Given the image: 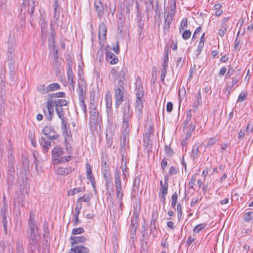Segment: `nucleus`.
<instances>
[{
	"instance_id": "338daca9",
	"label": "nucleus",
	"mask_w": 253,
	"mask_h": 253,
	"mask_svg": "<svg viewBox=\"0 0 253 253\" xmlns=\"http://www.w3.org/2000/svg\"><path fill=\"white\" fill-rule=\"evenodd\" d=\"M168 67L163 66V69L161 70V80L162 82H164V79L166 77L167 74V69Z\"/></svg>"
},
{
	"instance_id": "79ce46f5",
	"label": "nucleus",
	"mask_w": 253,
	"mask_h": 253,
	"mask_svg": "<svg viewBox=\"0 0 253 253\" xmlns=\"http://www.w3.org/2000/svg\"><path fill=\"white\" fill-rule=\"evenodd\" d=\"M207 226L206 223H201L196 225L193 229L194 233H198L204 229Z\"/></svg>"
},
{
	"instance_id": "0e129e2a",
	"label": "nucleus",
	"mask_w": 253,
	"mask_h": 253,
	"mask_svg": "<svg viewBox=\"0 0 253 253\" xmlns=\"http://www.w3.org/2000/svg\"><path fill=\"white\" fill-rule=\"evenodd\" d=\"M188 26V22L187 18H183L181 20L180 26L179 27V30L181 31V29H184V28H186Z\"/></svg>"
},
{
	"instance_id": "423d86ee",
	"label": "nucleus",
	"mask_w": 253,
	"mask_h": 253,
	"mask_svg": "<svg viewBox=\"0 0 253 253\" xmlns=\"http://www.w3.org/2000/svg\"><path fill=\"white\" fill-rule=\"evenodd\" d=\"M114 177L116 189L117 198L119 199L120 201L123 198V193L121 180V171L118 168H116L115 169Z\"/></svg>"
},
{
	"instance_id": "f3484780",
	"label": "nucleus",
	"mask_w": 253,
	"mask_h": 253,
	"mask_svg": "<svg viewBox=\"0 0 253 253\" xmlns=\"http://www.w3.org/2000/svg\"><path fill=\"white\" fill-rule=\"evenodd\" d=\"M106 60L111 64H116L118 59L116 55L114 54L112 52L107 50L106 52Z\"/></svg>"
},
{
	"instance_id": "c03bdc74",
	"label": "nucleus",
	"mask_w": 253,
	"mask_h": 253,
	"mask_svg": "<svg viewBox=\"0 0 253 253\" xmlns=\"http://www.w3.org/2000/svg\"><path fill=\"white\" fill-rule=\"evenodd\" d=\"M169 48H166L165 49V55L163 59L164 64L162 65L165 67H168L169 63Z\"/></svg>"
},
{
	"instance_id": "393cba45",
	"label": "nucleus",
	"mask_w": 253,
	"mask_h": 253,
	"mask_svg": "<svg viewBox=\"0 0 253 253\" xmlns=\"http://www.w3.org/2000/svg\"><path fill=\"white\" fill-rule=\"evenodd\" d=\"M176 0H171L169 6V11L168 12V14L170 15V16H173L175 14L176 11Z\"/></svg>"
},
{
	"instance_id": "37998d69",
	"label": "nucleus",
	"mask_w": 253,
	"mask_h": 253,
	"mask_svg": "<svg viewBox=\"0 0 253 253\" xmlns=\"http://www.w3.org/2000/svg\"><path fill=\"white\" fill-rule=\"evenodd\" d=\"M68 80L69 84H75V81H74V75L73 73V71H67Z\"/></svg>"
},
{
	"instance_id": "052dcab7",
	"label": "nucleus",
	"mask_w": 253,
	"mask_h": 253,
	"mask_svg": "<svg viewBox=\"0 0 253 253\" xmlns=\"http://www.w3.org/2000/svg\"><path fill=\"white\" fill-rule=\"evenodd\" d=\"M204 46V42L200 41L199 42L198 47V48L197 50V52L196 53L197 56H198L200 54V53H201V52L203 50V48Z\"/></svg>"
},
{
	"instance_id": "09e8293b",
	"label": "nucleus",
	"mask_w": 253,
	"mask_h": 253,
	"mask_svg": "<svg viewBox=\"0 0 253 253\" xmlns=\"http://www.w3.org/2000/svg\"><path fill=\"white\" fill-rule=\"evenodd\" d=\"M2 217V222L3 224V226L4 228V233L5 234H7V226H8V220L7 218L6 217V215H4V216H1Z\"/></svg>"
},
{
	"instance_id": "7c9ffc66",
	"label": "nucleus",
	"mask_w": 253,
	"mask_h": 253,
	"mask_svg": "<svg viewBox=\"0 0 253 253\" xmlns=\"http://www.w3.org/2000/svg\"><path fill=\"white\" fill-rule=\"evenodd\" d=\"M153 1L154 0H147L146 2V9L148 14L152 13L154 8Z\"/></svg>"
},
{
	"instance_id": "f8f14e48",
	"label": "nucleus",
	"mask_w": 253,
	"mask_h": 253,
	"mask_svg": "<svg viewBox=\"0 0 253 253\" xmlns=\"http://www.w3.org/2000/svg\"><path fill=\"white\" fill-rule=\"evenodd\" d=\"M94 5L99 19H101L104 14V7L101 0H95Z\"/></svg>"
},
{
	"instance_id": "864d4df0",
	"label": "nucleus",
	"mask_w": 253,
	"mask_h": 253,
	"mask_svg": "<svg viewBox=\"0 0 253 253\" xmlns=\"http://www.w3.org/2000/svg\"><path fill=\"white\" fill-rule=\"evenodd\" d=\"M80 105L84 112V116H87L86 105L85 103L84 100H79Z\"/></svg>"
},
{
	"instance_id": "b1692460",
	"label": "nucleus",
	"mask_w": 253,
	"mask_h": 253,
	"mask_svg": "<svg viewBox=\"0 0 253 253\" xmlns=\"http://www.w3.org/2000/svg\"><path fill=\"white\" fill-rule=\"evenodd\" d=\"M253 218V212L249 211L245 212L243 215V224H248V225H250V222H251Z\"/></svg>"
},
{
	"instance_id": "412c9836",
	"label": "nucleus",
	"mask_w": 253,
	"mask_h": 253,
	"mask_svg": "<svg viewBox=\"0 0 253 253\" xmlns=\"http://www.w3.org/2000/svg\"><path fill=\"white\" fill-rule=\"evenodd\" d=\"M74 171V169L72 167L58 168L56 170V173L61 175H66Z\"/></svg>"
},
{
	"instance_id": "e2e57ef3",
	"label": "nucleus",
	"mask_w": 253,
	"mask_h": 253,
	"mask_svg": "<svg viewBox=\"0 0 253 253\" xmlns=\"http://www.w3.org/2000/svg\"><path fill=\"white\" fill-rule=\"evenodd\" d=\"M55 105V102L51 100L50 98L47 101V108L48 110H54L53 107Z\"/></svg>"
},
{
	"instance_id": "72a5a7b5",
	"label": "nucleus",
	"mask_w": 253,
	"mask_h": 253,
	"mask_svg": "<svg viewBox=\"0 0 253 253\" xmlns=\"http://www.w3.org/2000/svg\"><path fill=\"white\" fill-rule=\"evenodd\" d=\"M68 104V101L63 99H59L55 101V106L56 107H62V106H67Z\"/></svg>"
},
{
	"instance_id": "c756f323",
	"label": "nucleus",
	"mask_w": 253,
	"mask_h": 253,
	"mask_svg": "<svg viewBox=\"0 0 253 253\" xmlns=\"http://www.w3.org/2000/svg\"><path fill=\"white\" fill-rule=\"evenodd\" d=\"M172 21V17L169 16V14L167 15V17H165V24L164 25V31H168L170 27V25Z\"/></svg>"
},
{
	"instance_id": "4c0bfd02",
	"label": "nucleus",
	"mask_w": 253,
	"mask_h": 253,
	"mask_svg": "<svg viewBox=\"0 0 253 253\" xmlns=\"http://www.w3.org/2000/svg\"><path fill=\"white\" fill-rule=\"evenodd\" d=\"M252 222L250 225H248V224H243V229L245 230V233L246 235H249L251 234L252 232Z\"/></svg>"
},
{
	"instance_id": "0eeeda50",
	"label": "nucleus",
	"mask_w": 253,
	"mask_h": 253,
	"mask_svg": "<svg viewBox=\"0 0 253 253\" xmlns=\"http://www.w3.org/2000/svg\"><path fill=\"white\" fill-rule=\"evenodd\" d=\"M15 35L13 32H10L7 41V55H15Z\"/></svg>"
},
{
	"instance_id": "39448f33",
	"label": "nucleus",
	"mask_w": 253,
	"mask_h": 253,
	"mask_svg": "<svg viewBox=\"0 0 253 253\" xmlns=\"http://www.w3.org/2000/svg\"><path fill=\"white\" fill-rule=\"evenodd\" d=\"M59 137V135L57 133L56 131L53 129L50 134L47 136L48 140L46 138L42 137L40 139V143L42 147L43 152L46 153L48 151L49 147L52 145L51 142L49 141L57 139Z\"/></svg>"
},
{
	"instance_id": "4468645a",
	"label": "nucleus",
	"mask_w": 253,
	"mask_h": 253,
	"mask_svg": "<svg viewBox=\"0 0 253 253\" xmlns=\"http://www.w3.org/2000/svg\"><path fill=\"white\" fill-rule=\"evenodd\" d=\"M71 251L74 253H89V249L82 245L71 246Z\"/></svg>"
},
{
	"instance_id": "680f3d73",
	"label": "nucleus",
	"mask_w": 253,
	"mask_h": 253,
	"mask_svg": "<svg viewBox=\"0 0 253 253\" xmlns=\"http://www.w3.org/2000/svg\"><path fill=\"white\" fill-rule=\"evenodd\" d=\"M191 32L190 30H185L182 34V37L184 40H188L191 36Z\"/></svg>"
},
{
	"instance_id": "f257e3e1",
	"label": "nucleus",
	"mask_w": 253,
	"mask_h": 253,
	"mask_svg": "<svg viewBox=\"0 0 253 253\" xmlns=\"http://www.w3.org/2000/svg\"><path fill=\"white\" fill-rule=\"evenodd\" d=\"M26 238L28 246L32 252L39 247L41 240V230L39 224L35 220V215L33 211L30 212L29 218L27 223Z\"/></svg>"
},
{
	"instance_id": "13d9d810",
	"label": "nucleus",
	"mask_w": 253,
	"mask_h": 253,
	"mask_svg": "<svg viewBox=\"0 0 253 253\" xmlns=\"http://www.w3.org/2000/svg\"><path fill=\"white\" fill-rule=\"evenodd\" d=\"M84 232V229L82 227H79L77 228H74L72 230V234L73 235H77L82 234Z\"/></svg>"
},
{
	"instance_id": "ea45409f",
	"label": "nucleus",
	"mask_w": 253,
	"mask_h": 253,
	"mask_svg": "<svg viewBox=\"0 0 253 253\" xmlns=\"http://www.w3.org/2000/svg\"><path fill=\"white\" fill-rule=\"evenodd\" d=\"M104 178L105 179L106 185L107 186L111 183V179L110 178V172L107 170H105V172H104Z\"/></svg>"
},
{
	"instance_id": "2f4dec72",
	"label": "nucleus",
	"mask_w": 253,
	"mask_h": 253,
	"mask_svg": "<svg viewBox=\"0 0 253 253\" xmlns=\"http://www.w3.org/2000/svg\"><path fill=\"white\" fill-rule=\"evenodd\" d=\"M60 88V85L57 83H52L47 86V90H48V92L53 91L54 90L59 89Z\"/></svg>"
},
{
	"instance_id": "9d476101",
	"label": "nucleus",
	"mask_w": 253,
	"mask_h": 253,
	"mask_svg": "<svg viewBox=\"0 0 253 253\" xmlns=\"http://www.w3.org/2000/svg\"><path fill=\"white\" fill-rule=\"evenodd\" d=\"M61 128L65 137V140L67 142V139H70L72 135L70 129L67 126V122L65 120L61 122Z\"/></svg>"
},
{
	"instance_id": "9b49d317",
	"label": "nucleus",
	"mask_w": 253,
	"mask_h": 253,
	"mask_svg": "<svg viewBox=\"0 0 253 253\" xmlns=\"http://www.w3.org/2000/svg\"><path fill=\"white\" fill-rule=\"evenodd\" d=\"M15 169L14 164H11L10 165H8V179L7 183L8 185H12L14 182L15 178Z\"/></svg>"
},
{
	"instance_id": "7ed1b4c3",
	"label": "nucleus",
	"mask_w": 253,
	"mask_h": 253,
	"mask_svg": "<svg viewBox=\"0 0 253 253\" xmlns=\"http://www.w3.org/2000/svg\"><path fill=\"white\" fill-rule=\"evenodd\" d=\"M114 83V90L115 95L116 107L118 108L124 100L126 89L124 81L122 79H119Z\"/></svg>"
},
{
	"instance_id": "6ab92c4d",
	"label": "nucleus",
	"mask_w": 253,
	"mask_h": 253,
	"mask_svg": "<svg viewBox=\"0 0 253 253\" xmlns=\"http://www.w3.org/2000/svg\"><path fill=\"white\" fill-rule=\"evenodd\" d=\"M85 167L87 178L90 180L92 186L94 188L95 179L92 173L90 166L87 163Z\"/></svg>"
},
{
	"instance_id": "c9c22d12",
	"label": "nucleus",
	"mask_w": 253,
	"mask_h": 253,
	"mask_svg": "<svg viewBox=\"0 0 253 253\" xmlns=\"http://www.w3.org/2000/svg\"><path fill=\"white\" fill-rule=\"evenodd\" d=\"M84 187L75 188L72 190H70L68 192V195L72 196L75 195V194H78L81 192L84 191Z\"/></svg>"
},
{
	"instance_id": "1a4fd4ad",
	"label": "nucleus",
	"mask_w": 253,
	"mask_h": 253,
	"mask_svg": "<svg viewBox=\"0 0 253 253\" xmlns=\"http://www.w3.org/2000/svg\"><path fill=\"white\" fill-rule=\"evenodd\" d=\"M77 92L79 96V100H84L86 94V84L83 83H78Z\"/></svg>"
},
{
	"instance_id": "603ef678",
	"label": "nucleus",
	"mask_w": 253,
	"mask_h": 253,
	"mask_svg": "<svg viewBox=\"0 0 253 253\" xmlns=\"http://www.w3.org/2000/svg\"><path fill=\"white\" fill-rule=\"evenodd\" d=\"M53 129V128L51 126H45L42 129V132L47 137Z\"/></svg>"
},
{
	"instance_id": "58836bf2",
	"label": "nucleus",
	"mask_w": 253,
	"mask_h": 253,
	"mask_svg": "<svg viewBox=\"0 0 253 253\" xmlns=\"http://www.w3.org/2000/svg\"><path fill=\"white\" fill-rule=\"evenodd\" d=\"M198 149H199L198 146H196V145H195L192 148V152L190 154V157L193 160H194L195 159L197 158L198 154L199 152Z\"/></svg>"
},
{
	"instance_id": "2eb2a0df",
	"label": "nucleus",
	"mask_w": 253,
	"mask_h": 253,
	"mask_svg": "<svg viewBox=\"0 0 253 253\" xmlns=\"http://www.w3.org/2000/svg\"><path fill=\"white\" fill-rule=\"evenodd\" d=\"M90 116L89 118L90 123L95 125L97 123L100 119L101 120V117H99V112L97 110L90 111Z\"/></svg>"
},
{
	"instance_id": "8fccbe9b",
	"label": "nucleus",
	"mask_w": 253,
	"mask_h": 253,
	"mask_svg": "<svg viewBox=\"0 0 253 253\" xmlns=\"http://www.w3.org/2000/svg\"><path fill=\"white\" fill-rule=\"evenodd\" d=\"M38 90L42 94H46L48 93L47 87L44 84H40L37 87Z\"/></svg>"
},
{
	"instance_id": "dca6fc26",
	"label": "nucleus",
	"mask_w": 253,
	"mask_h": 253,
	"mask_svg": "<svg viewBox=\"0 0 253 253\" xmlns=\"http://www.w3.org/2000/svg\"><path fill=\"white\" fill-rule=\"evenodd\" d=\"M70 240L72 241L71 242V246L78 245V243H82L86 241V238L83 236H71L70 237Z\"/></svg>"
},
{
	"instance_id": "20e7f679",
	"label": "nucleus",
	"mask_w": 253,
	"mask_h": 253,
	"mask_svg": "<svg viewBox=\"0 0 253 253\" xmlns=\"http://www.w3.org/2000/svg\"><path fill=\"white\" fill-rule=\"evenodd\" d=\"M135 91L136 96L135 111L138 118L140 119L142 115L143 107L142 99L144 96V91L141 84L138 82L136 83Z\"/></svg>"
},
{
	"instance_id": "5701e85b",
	"label": "nucleus",
	"mask_w": 253,
	"mask_h": 253,
	"mask_svg": "<svg viewBox=\"0 0 253 253\" xmlns=\"http://www.w3.org/2000/svg\"><path fill=\"white\" fill-rule=\"evenodd\" d=\"M127 72V69L126 67L123 66L121 69V70L119 72V75L117 74V71L115 69H113L111 70V73L113 74H117L118 80L119 79H122L124 81L125 80V77Z\"/></svg>"
},
{
	"instance_id": "f704fd0d",
	"label": "nucleus",
	"mask_w": 253,
	"mask_h": 253,
	"mask_svg": "<svg viewBox=\"0 0 253 253\" xmlns=\"http://www.w3.org/2000/svg\"><path fill=\"white\" fill-rule=\"evenodd\" d=\"M55 32L54 31H52L50 34V38L48 39V46L50 48H51V47L56 46V45L55 44Z\"/></svg>"
},
{
	"instance_id": "a878e982",
	"label": "nucleus",
	"mask_w": 253,
	"mask_h": 253,
	"mask_svg": "<svg viewBox=\"0 0 253 253\" xmlns=\"http://www.w3.org/2000/svg\"><path fill=\"white\" fill-rule=\"evenodd\" d=\"M124 159H125V157L123 156L122 158V165L121 166V169L122 171V173H123V179L125 180L126 177V172H127L126 170L127 169V168L126 166V160H125L124 163H123L124 161Z\"/></svg>"
},
{
	"instance_id": "bb28decb",
	"label": "nucleus",
	"mask_w": 253,
	"mask_h": 253,
	"mask_svg": "<svg viewBox=\"0 0 253 253\" xmlns=\"http://www.w3.org/2000/svg\"><path fill=\"white\" fill-rule=\"evenodd\" d=\"M240 80H239L238 79L235 78L234 77L232 78L231 84L228 85L226 87V90L228 91V94L230 93L231 90L232 88H236L237 86H238L237 83Z\"/></svg>"
},
{
	"instance_id": "bf43d9fd",
	"label": "nucleus",
	"mask_w": 253,
	"mask_h": 253,
	"mask_svg": "<svg viewBox=\"0 0 253 253\" xmlns=\"http://www.w3.org/2000/svg\"><path fill=\"white\" fill-rule=\"evenodd\" d=\"M183 61H182V57H178L176 61V68L179 70L181 69L183 66Z\"/></svg>"
},
{
	"instance_id": "49530a36",
	"label": "nucleus",
	"mask_w": 253,
	"mask_h": 253,
	"mask_svg": "<svg viewBox=\"0 0 253 253\" xmlns=\"http://www.w3.org/2000/svg\"><path fill=\"white\" fill-rule=\"evenodd\" d=\"M65 96V93L64 92H58L54 93L49 94L48 97L51 99L53 97H64Z\"/></svg>"
},
{
	"instance_id": "aec40b11",
	"label": "nucleus",
	"mask_w": 253,
	"mask_h": 253,
	"mask_svg": "<svg viewBox=\"0 0 253 253\" xmlns=\"http://www.w3.org/2000/svg\"><path fill=\"white\" fill-rule=\"evenodd\" d=\"M107 33V28L106 25L104 23H101L98 29V36L99 40H103L106 39Z\"/></svg>"
},
{
	"instance_id": "69168bd1",
	"label": "nucleus",
	"mask_w": 253,
	"mask_h": 253,
	"mask_svg": "<svg viewBox=\"0 0 253 253\" xmlns=\"http://www.w3.org/2000/svg\"><path fill=\"white\" fill-rule=\"evenodd\" d=\"M67 62V71H72L73 61L70 57L66 58Z\"/></svg>"
},
{
	"instance_id": "a19ab883",
	"label": "nucleus",
	"mask_w": 253,
	"mask_h": 253,
	"mask_svg": "<svg viewBox=\"0 0 253 253\" xmlns=\"http://www.w3.org/2000/svg\"><path fill=\"white\" fill-rule=\"evenodd\" d=\"M202 102L201 92L200 90H199L198 95L196 96V100L195 101L193 105V107H195V108H197L199 105L202 104Z\"/></svg>"
},
{
	"instance_id": "a211bd4d",
	"label": "nucleus",
	"mask_w": 253,
	"mask_h": 253,
	"mask_svg": "<svg viewBox=\"0 0 253 253\" xmlns=\"http://www.w3.org/2000/svg\"><path fill=\"white\" fill-rule=\"evenodd\" d=\"M64 154V150L62 147L56 146L52 151V157L53 159H58L57 157Z\"/></svg>"
},
{
	"instance_id": "a18cd8bd",
	"label": "nucleus",
	"mask_w": 253,
	"mask_h": 253,
	"mask_svg": "<svg viewBox=\"0 0 253 253\" xmlns=\"http://www.w3.org/2000/svg\"><path fill=\"white\" fill-rule=\"evenodd\" d=\"M165 153L168 157H171L174 154V152L169 145H166L165 147Z\"/></svg>"
},
{
	"instance_id": "473e14b6",
	"label": "nucleus",
	"mask_w": 253,
	"mask_h": 253,
	"mask_svg": "<svg viewBox=\"0 0 253 253\" xmlns=\"http://www.w3.org/2000/svg\"><path fill=\"white\" fill-rule=\"evenodd\" d=\"M7 59L9 67L13 69L15 66V55H7Z\"/></svg>"
},
{
	"instance_id": "6e6552de",
	"label": "nucleus",
	"mask_w": 253,
	"mask_h": 253,
	"mask_svg": "<svg viewBox=\"0 0 253 253\" xmlns=\"http://www.w3.org/2000/svg\"><path fill=\"white\" fill-rule=\"evenodd\" d=\"M36 0H23V7H27V11L31 17L34 14Z\"/></svg>"
},
{
	"instance_id": "de8ad7c7",
	"label": "nucleus",
	"mask_w": 253,
	"mask_h": 253,
	"mask_svg": "<svg viewBox=\"0 0 253 253\" xmlns=\"http://www.w3.org/2000/svg\"><path fill=\"white\" fill-rule=\"evenodd\" d=\"M5 197H4V199ZM8 206L6 205V203L4 201V200L2 203V206L0 210V214L1 216H4V215H6V212L7 211Z\"/></svg>"
},
{
	"instance_id": "c85d7f7f",
	"label": "nucleus",
	"mask_w": 253,
	"mask_h": 253,
	"mask_svg": "<svg viewBox=\"0 0 253 253\" xmlns=\"http://www.w3.org/2000/svg\"><path fill=\"white\" fill-rule=\"evenodd\" d=\"M72 158V156H68L67 157H61L58 158V159H54V163L59 164L61 163H65L70 161Z\"/></svg>"
},
{
	"instance_id": "e433bc0d",
	"label": "nucleus",
	"mask_w": 253,
	"mask_h": 253,
	"mask_svg": "<svg viewBox=\"0 0 253 253\" xmlns=\"http://www.w3.org/2000/svg\"><path fill=\"white\" fill-rule=\"evenodd\" d=\"M55 111L58 117L61 121L64 120V112L63 108L62 107H56Z\"/></svg>"
},
{
	"instance_id": "f03ea898",
	"label": "nucleus",
	"mask_w": 253,
	"mask_h": 253,
	"mask_svg": "<svg viewBox=\"0 0 253 253\" xmlns=\"http://www.w3.org/2000/svg\"><path fill=\"white\" fill-rule=\"evenodd\" d=\"M123 112V128L124 136H126L131 128L130 121L132 115V112L130 110L129 103L126 102L122 107Z\"/></svg>"
},
{
	"instance_id": "6e6d98bb",
	"label": "nucleus",
	"mask_w": 253,
	"mask_h": 253,
	"mask_svg": "<svg viewBox=\"0 0 253 253\" xmlns=\"http://www.w3.org/2000/svg\"><path fill=\"white\" fill-rule=\"evenodd\" d=\"M178 199V195L176 192L172 194L171 196V206L173 209H175L177 201Z\"/></svg>"
},
{
	"instance_id": "cd10ccee",
	"label": "nucleus",
	"mask_w": 253,
	"mask_h": 253,
	"mask_svg": "<svg viewBox=\"0 0 253 253\" xmlns=\"http://www.w3.org/2000/svg\"><path fill=\"white\" fill-rule=\"evenodd\" d=\"M15 253H24L22 240H18L17 241L16 243Z\"/></svg>"
},
{
	"instance_id": "774afa93",
	"label": "nucleus",
	"mask_w": 253,
	"mask_h": 253,
	"mask_svg": "<svg viewBox=\"0 0 253 253\" xmlns=\"http://www.w3.org/2000/svg\"><path fill=\"white\" fill-rule=\"evenodd\" d=\"M227 31V26L223 24L222 28L219 30V35L222 37L226 33Z\"/></svg>"
},
{
	"instance_id": "4d7b16f0",
	"label": "nucleus",
	"mask_w": 253,
	"mask_h": 253,
	"mask_svg": "<svg viewBox=\"0 0 253 253\" xmlns=\"http://www.w3.org/2000/svg\"><path fill=\"white\" fill-rule=\"evenodd\" d=\"M140 178L136 177L133 180V188L134 190H138L139 186Z\"/></svg>"
},
{
	"instance_id": "3c124183",
	"label": "nucleus",
	"mask_w": 253,
	"mask_h": 253,
	"mask_svg": "<svg viewBox=\"0 0 253 253\" xmlns=\"http://www.w3.org/2000/svg\"><path fill=\"white\" fill-rule=\"evenodd\" d=\"M192 118L191 110H189L186 112V119L184 121V126H186L190 122Z\"/></svg>"
},
{
	"instance_id": "4be33fe9",
	"label": "nucleus",
	"mask_w": 253,
	"mask_h": 253,
	"mask_svg": "<svg viewBox=\"0 0 253 253\" xmlns=\"http://www.w3.org/2000/svg\"><path fill=\"white\" fill-rule=\"evenodd\" d=\"M161 190L160 192V196L162 199L163 201L165 203L166 196L168 193L169 185H164L163 182L160 181Z\"/></svg>"
},
{
	"instance_id": "5fc2aeb1",
	"label": "nucleus",
	"mask_w": 253,
	"mask_h": 253,
	"mask_svg": "<svg viewBox=\"0 0 253 253\" xmlns=\"http://www.w3.org/2000/svg\"><path fill=\"white\" fill-rule=\"evenodd\" d=\"M90 198V196L89 194H85L82 197H79L77 200L78 203H81L83 201L84 202H88Z\"/></svg>"
},
{
	"instance_id": "ddd939ff",
	"label": "nucleus",
	"mask_w": 253,
	"mask_h": 253,
	"mask_svg": "<svg viewBox=\"0 0 253 253\" xmlns=\"http://www.w3.org/2000/svg\"><path fill=\"white\" fill-rule=\"evenodd\" d=\"M54 12H53V21L54 23H56L59 19L60 13V6L58 3V0H54Z\"/></svg>"
}]
</instances>
